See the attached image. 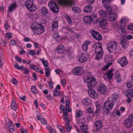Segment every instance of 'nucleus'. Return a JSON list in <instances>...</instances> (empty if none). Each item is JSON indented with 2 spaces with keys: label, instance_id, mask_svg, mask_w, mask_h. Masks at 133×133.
I'll use <instances>...</instances> for the list:
<instances>
[{
  "label": "nucleus",
  "instance_id": "de8ad7c7",
  "mask_svg": "<svg viewBox=\"0 0 133 133\" xmlns=\"http://www.w3.org/2000/svg\"><path fill=\"white\" fill-rule=\"evenodd\" d=\"M0 43L4 46H5L7 44L6 41L3 39H1L0 40Z\"/></svg>",
  "mask_w": 133,
  "mask_h": 133
},
{
  "label": "nucleus",
  "instance_id": "e2e57ef3",
  "mask_svg": "<svg viewBox=\"0 0 133 133\" xmlns=\"http://www.w3.org/2000/svg\"><path fill=\"white\" fill-rule=\"evenodd\" d=\"M15 59L16 60L18 61L19 62L21 63L22 62V59L19 57L16 56L15 57Z\"/></svg>",
  "mask_w": 133,
  "mask_h": 133
},
{
  "label": "nucleus",
  "instance_id": "4468645a",
  "mask_svg": "<svg viewBox=\"0 0 133 133\" xmlns=\"http://www.w3.org/2000/svg\"><path fill=\"white\" fill-rule=\"evenodd\" d=\"M88 57L86 54L82 53L78 56V61L81 63H83L87 59Z\"/></svg>",
  "mask_w": 133,
  "mask_h": 133
},
{
  "label": "nucleus",
  "instance_id": "39448f33",
  "mask_svg": "<svg viewBox=\"0 0 133 133\" xmlns=\"http://www.w3.org/2000/svg\"><path fill=\"white\" fill-rule=\"evenodd\" d=\"M117 45V42L114 41H111L107 44V49L110 53H116Z\"/></svg>",
  "mask_w": 133,
  "mask_h": 133
},
{
  "label": "nucleus",
  "instance_id": "9b49d317",
  "mask_svg": "<svg viewBox=\"0 0 133 133\" xmlns=\"http://www.w3.org/2000/svg\"><path fill=\"white\" fill-rule=\"evenodd\" d=\"M58 4L63 6H71L72 3L70 0H56Z\"/></svg>",
  "mask_w": 133,
  "mask_h": 133
},
{
  "label": "nucleus",
  "instance_id": "2eb2a0df",
  "mask_svg": "<svg viewBox=\"0 0 133 133\" xmlns=\"http://www.w3.org/2000/svg\"><path fill=\"white\" fill-rule=\"evenodd\" d=\"M118 62L122 67L125 66L128 64V61L126 56H124L118 59Z\"/></svg>",
  "mask_w": 133,
  "mask_h": 133
},
{
  "label": "nucleus",
  "instance_id": "79ce46f5",
  "mask_svg": "<svg viewBox=\"0 0 133 133\" xmlns=\"http://www.w3.org/2000/svg\"><path fill=\"white\" fill-rule=\"evenodd\" d=\"M99 13L100 15L102 17H105L107 15L106 12L103 10H100L99 11Z\"/></svg>",
  "mask_w": 133,
  "mask_h": 133
},
{
  "label": "nucleus",
  "instance_id": "338daca9",
  "mask_svg": "<svg viewBox=\"0 0 133 133\" xmlns=\"http://www.w3.org/2000/svg\"><path fill=\"white\" fill-rule=\"evenodd\" d=\"M66 29L68 30L69 31L71 32H73L74 31V30L72 28H71L69 26H67L66 27Z\"/></svg>",
  "mask_w": 133,
  "mask_h": 133
},
{
  "label": "nucleus",
  "instance_id": "4c0bfd02",
  "mask_svg": "<svg viewBox=\"0 0 133 133\" xmlns=\"http://www.w3.org/2000/svg\"><path fill=\"white\" fill-rule=\"evenodd\" d=\"M39 60L42 62L44 66H45V68L49 67H48L49 63L47 61L45 60V59L44 58H40Z\"/></svg>",
  "mask_w": 133,
  "mask_h": 133
},
{
  "label": "nucleus",
  "instance_id": "e433bc0d",
  "mask_svg": "<svg viewBox=\"0 0 133 133\" xmlns=\"http://www.w3.org/2000/svg\"><path fill=\"white\" fill-rule=\"evenodd\" d=\"M112 56L110 54H109L106 55L105 58V62H109L111 61L112 60Z\"/></svg>",
  "mask_w": 133,
  "mask_h": 133
},
{
  "label": "nucleus",
  "instance_id": "a19ab883",
  "mask_svg": "<svg viewBox=\"0 0 133 133\" xmlns=\"http://www.w3.org/2000/svg\"><path fill=\"white\" fill-rule=\"evenodd\" d=\"M76 117H79L82 116L83 115V113L82 111L81 110H78L76 111Z\"/></svg>",
  "mask_w": 133,
  "mask_h": 133
},
{
  "label": "nucleus",
  "instance_id": "423d86ee",
  "mask_svg": "<svg viewBox=\"0 0 133 133\" xmlns=\"http://www.w3.org/2000/svg\"><path fill=\"white\" fill-rule=\"evenodd\" d=\"M25 5L30 11H34L36 9V7L34 4L32 0H27L25 2Z\"/></svg>",
  "mask_w": 133,
  "mask_h": 133
},
{
  "label": "nucleus",
  "instance_id": "f03ea898",
  "mask_svg": "<svg viewBox=\"0 0 133 133\" xmlns=\"http://www.w3.org/2000/svg\"><path fill=\"white\" fill-rule=\"evenodd\" d=\"M116 98L114 97L108 98L104 102L103 108V111L108 114L110 110L112 109L114 105V100L116 101Z\"/></svg>",
  "mask_w": 133,
  "mask_h": 133
},
{
  "label": "nucleus",
  "instance_id": "b1692460",
  "mask_svg": "<svg viewBox=\"0 0 133 133\" xmlns=\"http://www.w3.org/2000/svg\"><path fill=\"white\" fill-rule=\"evenodd\" d=\"M17 7L16 4L15 3H13L9 5L7 11L9 13L13 11Z\"/></svg>",
  "mask_w": 133,
  "mask_h": 133
},
{
  "label": "nucleus",
  "instance_id": "9d476101",
  "mask_svg": "<svg viewBox=\"0 0 133 133\" xmlns=\"http://www.w3.org/2000/svg\"><path fill=\"white\" fill-rule=\"evenodd\" d=\"M90 32L93 37L95 39L99 41L102 40V36L98 32L93 30H90Z\"/></svg>",
  "mask_w": 133,
  "mask_h": 133
},
{
  "label": "nucleus",
  "instance_id": "2f4dec72",
  "mask_svg": "<svg viewBox=\"0 0 133 133\" xmlns=\"http://www.w3.org/2000/svg\"><path fill=\"white\" fill-rule=\"evenodd\" d=\"M126 96L127 97H133V89H130L127 91Z\"/></svg>",
  "mask_w": 133,
  "mask_h": 133
},
{
  "label": "nucleus",
  "instance_id": "bf43d9fd",
  "mask_svg": "<svg viewBox=\"0 0 133 133\" xmlns=\"http://www.w3.org/2000/svg\"><path fill=\"white\" fill-rule=\"evenodd\" d=\"M12 82L13 84L15 85H17L18 81L15 78H13L12 80Z\"/></svg>",
  "mask_w": 133,
  "mask_h": 133
},
{
  "label": "nucleus",
  "instance_id": "774afa93",
  "mask_svg": "<svg viewBox=\"0 0 133 133\" xmlns=\"http://www.w3.org/2000/svg\"><path fill=\"white\" fill-rule=\"evenodd\" d=\"M66 83V81L65 79H63L62 81H61V83L62 85L63 86H65Z\"/></svg>",
  "mask_w": 133,
  "mask_h": 133
},
{
  "label": "nucleus",
  "instance_id": "4be33fe9",
  "mask_svg": "<svg viewBox=\"0 0 133 133\" xmlns=\"http://www.w3.org/2000/svg\"><path fill=\"white\" fill-rule=\"evenodd\" d=\"M83 104L85 106H88L90 105L91 103V101L90 99L88 98H86L84 99L82 101Z\"/></svg>",
  "mask_w": 133,
  "mask_h": 133
},
{
  "label": "nucleus",
  "instance_id": "0e129e2a",
  "mask_svg": "<svg viewBox=\"0 0 133 133\" xmlns=\"http://www.w3.org/2000/svg\"><path fill=\"white\" fill-rule=\"evenodd\" d=\"M11 43L12 45H16L17 43L16 42L15 39H12L11 41Z\"/></svg>",
  "mask_w": 133,
  "mask_h": 133
},
{
  "label": "nucleus",
  "instance_id": "49530a36",
  "mask_svg": "<svg viewBox=\"0 0 133 133\" xmlns=\"http://www.w3.org/2000/svg\"><path fill=\"white\" fill-rule=\"evenodd\" d=\"M127 85L128 88H130L133 86V79L127 83Z\"/></svg>",
  "mask_w": 133,
  "mask_h": 133
},
{
  "label": "nucleus",
  "instance_id": "f3484780",
  "mask_svg": "<svg viewBox=\"0 0 133 133\" xmlns=\"http://www.w3.org/2000/svg\"><path fill=\"white\" fill-rule=\"evenodd\" d=\"M129 19L126 17L122 18L119 22L120 25L122 27H125L126 25V22L129 21Z\"/></svg>",
  "mask_w": 133,
  "mask_h": 133
},
{
  "label": "nucleus",
  "instance_id": "603ef678",
  "mask_svg": "<svg viewBox=\"0 0 133 133\" xmlns=\"http://www.w3.org/2000/svg\"><path fill=\"white\" fill-rule=\"evenodd\" d=\"M31 92L35 95L36 92H37V90L35 86H33L31 88Z\"/></svg>",
  "mask_w": 133,
  "mask_h": 133
},
{
  "label": "nucleus",
  "instance_id": "58836bf2",
  "mask_svg": "<svg viewBox=\"0 0 133 133\" xmlns=\"http://www.w3.org/2000/svg\"><path fill=\"white\" fill-rule=\"evenodd\" d=\"M91 18L94 23H96L98 22V19L96 15L94 14L91 16Z\"/></svg>",
  "mask_w": 133,
  "mask_h": 133
},
{
  "label": "nucleus",
  "instance_id": "0eeeda50",
  "mask_svg": "<svg viewBox=\"0 0 133 133\" xmlns=\"http://www.w3.org/2000/svg\"><path fill=\"white\" fill-rule=\"evenodd\" d=\"M50 9L55 13H57L59 11V8L57 4L54 1H51L48 3Z\"/></svg>",
  "mask_w": 133,
  "mask_h": 133
},
{
  "label": "nucleus",
  "instance_id": "473e14b6",
  "mask_svg": "<svg viewBox=\"0 0 133 133\" xmlns=\"http://www.w3.org/2000/svg\"><path fill=\"white\" fill-rule=\"evenodd\" d=\"M11 108L15 111H16L17 107V104L15 102L12 101L11 102Z\"/></svg>",
  "mask_w": 133,
  "mask_h": 133
},
{
  "label": "nucleus",
  "instance_id": "393cba45",
  "mask_svg": "<svg viewBox=\"0 0 133 133\" xmlns=\"http://www.w3.org/2000/svg\"><path fill=\"white\" fill-rule=\"evenodd\" d=\"M109 14V20L110 21H114L117 18V15L115 13L110 14Z\"/></svg>",
  "mask_w": 133,
  "mask_h": 133
},
{
  "label": "nucleus",
  "instance_id": "5fc2aeb1",
  "mask_svg": "<svg viewBox=\"0 0 133 133\" xmlns=\"http://www.w3.org/2000/svg\"><path fill=\"white\" fill-rule=\"evenodd\" d=\"M57 127L62 133H64L65 132L64 129L63 127L59 125H58Z\"/></svg>",
  "mask_w": 133,
  "mask_h": 133
},
{
  "label": "nucleus",
  "instance_id": "09e8293b",
  "mask_svg": "<svg viewBox=\"0 0 133 133\" xmlns=\"http://www.w3.org/2000/svg\"><path fill=\"white\" fill-rule=\"evenodd\" d=\"M65 18L68 22V23L69 24H71L72 23V21L69 16L68 15L66 16Z\"/></svg>",
  "mask_w": 133,
  "mask_h": 133
},
{
  "label": "nucleus",
  "instance_id": "680f3d73",
  "mask_svg": "<svg viewBox=\"0 0 133 133\" xmlns=\"http://www.w3.org/2000/svg\"><path fill=\"white\" fill-rule=\"evenodd\" d=\"M29 53L30 54L32 55H34L36 54V52L34 50H30Z\"/></svg>",
  "mask_w": 133,
  "mask_h": 133
},
{
  "label": "nucleus",
  "instance_id": "7ed1b4c3",
  "mask_svg": "<svg viewBox=\"0 0 133 133\" xmlns=\"http://www.w3.org/2000/svg\"><path fill=\"white\" fill-rule=\"evenodd\" d=\"M31 29L34 35H39L43 33L45 31L43 26L41 24L37 22L33 23L31 25Z\"/></svg>",
  "mask_w": 133,
  "mask_h": 133
},
{
  "label": "nucleus",
  "instance_id": "7c9ffc66",
  "mask_svg": "<svg viewBox=\"0 0 133 133\" xmlns=\"http://www.w3.org/2000/svg\"><path fill=\"white\" fill-rule=\"evenodd\" d=\"M66 122V130L67 131H70L71 129V127L69 126V123L70 122V120L69 119H64Z\"/></svg>",
  "mask_w": 133,
  "mask_h": 133
},
{
  "label": "nucleus",
  "instance_id": "72a5a7b5",
  "mask_svg": "<svg viewBox=\"0 0 133 133\" xmlns=\"http://www.w3.org/2000/svg\"><path fill=\"white\" fill-rule=\"evenodd\" d=\"M99 23V26L101 27H103L106 26L107 24V21L105 19H103Z\"/></svg>",
  "mask_w": 133,
  "mask_h": 133
},
{
  "label": "nucleus",
  "instance_id": "a18cd8bd",
  "mask_svg": "<svg viewBox=\"0 0 133 133\" xmlns=\"http://www.w3.org/2000/svg\"><path fill=\"white\" fill-rule=\"evenodd\" d=\"M106 11L107 12V14H110L112 11V9L110 6H108L106 7Z\"/></svg>",
  "mask_w": 133,
  "mask_h": 133
},
{
  "label": "nucleus",
  "instance_id": "ea45409f",
  "mask_svg": "<svg viewBox=\"0 0 133 133\" xmlns=\"http://www.w3.org/2000/svg\"><path fill=\"white\" fill-rule=\"evenodd\" d=\"M121 44L123 48H125L128 45L129 43L126 41L124 40L121 41Z\"/></svg>",
  "mask_w": 133,
  "mask_h": 133
},
{
  "label": "nucleus",
  "instance_id": "6e6d98bb",
  "mask_svg": "<svg viewBox=\"0 0 133 133\" xmlns=\"http://www.w3.org/2000/svg\"><path fill=\"white\" fill-rule=\"evenodd\" d=\"M85 119L83 118H81L79 121V123L81 124H84L85 123Z\"/></svg>",
  "mask_w": 133,
  "mask_h": 133
},
{
  "label": "nucleus",
  "instance_id": "4d7b16f0",
  "mask_svg": "<svg viewBox=\"0 0 133 133\" xmlns=\"http://www.w3.org/2000/svg\"><path fill=\"white\" fill-rule=\"evenodd\" d=\"M40 121L41 123L43 124H47V122L45 119L44 118H42L40 119Z\"/></svg>",
  "mask_w": 133,
  "mask_h": 133
},
{
  "label": "nucleus",
  "instance_id": "8fccbe9b",
  "mask_svg": "<svg viewBox=\"0 0 133 133\" xmlns=\"http://www.w3.org/2000/svg\"><path fill=\"white\" fill-rule=\"evenodd\" d=\"M72 10L75 12H77L80 11V9L76 6H75L72 8Z\"/></svg>",
  "mask_w": 133,
  "mask_h": 133
},
{
  "label": "nucleus",
  "instance_id": "412c9836",
  "mask_svg": "<svg viewBox=\"0 0 133 133\" xmlns=\"http://www.w3.org/2000/svg\"><path fill=\"white\" fill-rule=\"evenodd\" d=\"M83 20L85 23L88 24H91L92 22L91 16H85L83 18Z\"/></svg>",
  "mask_w": 133,
  "mask_h": 133
},
{
  "label": "nucleus",
  "instance_id": "aec40b11",
  "mask_svg": "<svg viewBox=\"0 0 133 133\" xmlns=\"http://www.w3.org/2000/svg\"><path fill=\"white\" fill-rule=\"evenodd\" d=\"M8 128L10 132L11 133L14 132V126L13 122L11 121H9L8 123Z\"/></svg>",
  "mask_w": 133,
  "mask_h": 133
},
{
  "label": "nucleus",
  "instance_id": "a211bd4d",
  "mask_svg": "<svg viewBox=\"0 0 133 133\" xmlns=\"http://www.w3.org/2000/svg\"><path fill=\"white\" fill-rule=\"evenodd\" d=\"M91 44V42L89 41H86L84 42L82 46L83 50L85 52L87 51L88 49V46Z\"/></svg>",
  "mask_w": 133,
  "mask_h": 133
},
{
  "label": "nucleus",
  "instance_id": "13d9d810",
  "mask_svg": "<svg viewBox=\"0 0 133 133\" xmlns=\"http://www.w3.org/2000/svg\"><path fill=\"white\" fill-rule=\"evenodd\" d=\"M53 37L56 40H57L59 38V36L57 33H55Z\"/></svg>",
  "mask_w": 133,
  "mask_h": 133
},
{
  "label": "nucleus",
  "instance_id": "cd10ccee",
  "mask_svg": "<svg viewBox=\"0 0 133 133\" xmlns=\"http://www.w3.org/2000/svg\"><path fill=\"white\" fill-rule=\"evenodd\" d=\"M58 22L57 21H54L52 23V27L53 31H56L58 28Z\"/></svg>",
  "mask_w": 133,
  "mask_h": 133
},
{
  "label": "nucleus",
  "instance_id": "69168bd1",
  "mask_svg": "<svg viewBox=\"0 0 133 133\" xmlns=\"http://www.w3.org/2000/svg\"><path fill=\"white\" fill-rule=\"evenodd\" d=\"M66 105L65 107L66 108H69V106L70 104V101L68 100H67L66 101Z\"/></svg>",
  "mask_w": 133,
  "mask_h": 133
},
{
  "label": "nucleus",
  "instance_id": "c756f323",
  "mask_svg": "<svg viewBox=\"0 0 133 133\" xmlns=\"http://www.w3.org/2000/svg\"><path fill=\"white\" fill-rule=\"evenodd\" d=\"M41 10L42 14L44 16H46L48 13L47 9L45 7H42Z\"/></svg>",
  "mask_w": 133,
  "mask_h": 133
},
{
  "label": "nucleus",
  "instance_id": "1a4fd4ad",
  "mask_svg": "<svg viewBox=\"0 0 133 133\" xmlns=\"http://www.w3.org/2000/svg\"><path fill=\"white\" fill-rule=\"evenodd\" d=\"M94 127H95L96 129L94 130V133H97L102 128V121L100 120L96 121L95 123Z\"/></svg>",
  "mask_w": 133,
  "mask_h": 133
},
{
  "label": "nucleus",
  "instance_id": "6ab92c4d",
  "mask_svg": "<svg viewBox=\"0 0 133 133\" xmlns=\"http://www.w3.org/2000/svg\"><path fill=\"white\" fill-rule=\"evenodd\" d=\"M65 49L64 46L62 45H59L57 48L56 50L59 54H62L64 52Z\"/></svg>",
  "mask_w": 133,
  "mask_h": 133
},
{
  "label": "nucleus",
  "instance_id": "f257e3e1",
  "mask_svg": "<svg viewBox=\"0 0 133 133\" xmlns=\"http://www.w3.org/2000/svg\"><path fill=\"white\" fill-rule=\"evenodd\" d=\"M84 81L87 83V86L89 89L95 87L97 84L95 78L90 72H87L83 77Z\"/></svg>",
  "mask_w": 133,
  "mask_h": 133
},
{
  "label": "nucleus",
  "instance_id": "052dcab7",
  "mask_svg": "<svg viewBox=\"0 0 133 133\" xmlns=\"http://www.w3.org/2000/svg\"><path fill=\"white\" fill-rule=\"evenodd\" d=\"M3 57L2 55H1V56L0 55V67L2 68L3 67V63L1 59L2 57Z\"/></svg>",
  "mask_w": 133,
  "mask_h": 133
},
{
  "label": "nucleus",
  "instance_id": "c9c22d12",
  "mask_svg": "<svg viewBox=\"0 0 133 133\" xmlns=\"http://www.w3.org/2000/svg\"><path fill=\"white\" fill-rule=\"evenodd\" d=\"M45 73V76L46 77H49L50 75L51 71L49 67L45 68L44 69Z\"/></svg>",
  "mask_w": 133,
  "mask_h": 133
},
{
  "label": "nucleus",
  "instance_id": "bb28decb",
  "mask_svg": "<svg viewBox=\"0 0 133 133\" xmlns=\"http://www.w3.org/2000/svg\"><path fill=\"white\" fill-rule=\"evenodd\" d=\"M124 124L126 127L129 128L132 126V122L129 119H126L124 121Z\"/></svg>",
  "mask_w": 133,
  "mask_h": 133
},
{
  "label": "nucleus",
  "instance_id": "c03bdc74",
  "mask_svg": "<svg viewBox=\"0 0 133 133\" xmlns=\"http://www.w3.org/2000/svg\"><path fill=\"white\" fill-rule=\"evenodd\" d=\"M81 129L82 131H87L88 127L87 125L83 124L81 127Z\"/></svg>",
  "mask_w": 133,
  "mask_h": 133
},
{
  "label": "nucleus",
  "instance_id": "dca6fc26",
  "mask_svg": "<svg viewBox=\"0 0 133 133\" xmlns=\"http://www.w3.org/2000/svg\"><path fill=\"white\" fill-rule=\"evenodd\" d=\"M98 90L102 94L104 95L107 91V88L104 84H102L100 85Z\"/></svg>",
  "mask_w": 133,
  "mask_h": 133
},
{
  "label": "nucleus",
  "instance_id": "37998d69",
  "mask_svg": "<svg viewBox=\"0 0 133 133\" xmlns=\"http://www.w3.org/2000/svg\"><path fill=\"white\" fill-rule=\"evenodd\" d=\"M30 67L32 69H33L34 70L37 71L38 72L39 71V67H37L36 66L33 64H30L29 65Z\"/></svg>",
  "mask_w": 133,
  "mask_h": 133
},
{
  "label": "nucleus",
  "instance_id": "c85d7f7f",
  "mask_svg": "<svg viewBox=\"0 0 133 133\" xmlns=\"http://www.w3.org/2000/svg\"><path fill=\"white\" fill-rule=\"evenodd\" d=\"M92 7L91 5H87L84 8L83 10L86 12H90L92 11Z\"/></svg>",
  "mask_w": 133,
  "mask_h": 133
},
{
  "label": "nucleus",
  "instance_id": "f704fd0d",
  "mask_svg": "<svg viewBox=\"0 0 133 133\" xmlns=\"http://www.w3.org/2000/svg\"><path fill=\"white\" fill-rule=\"evenodd\" d=\"M115 78L117 80V82H119L121 81V75L119 72L117 71L116 72Z\"/></svg>",
  "mask_w": 133,
  "mask_h": 133
},
{
  "label": "nucleus",
  "instance_id": "6e6552de",
  "mask_svg": "<svg viewBox=\"0 0 133 133\" xmlns=\"http://www.w3.org/2000/svg\"><path fill=\"white\" fill-rule=\"evenodd\" d=\"M84 71L83 68L81 66L75 68L72 71V72L74 74L77 75H81L84 73Z\"/></svg>",
  "mask_w": 133,
  "mask_h": 133
},
{
  "label": "nucleus",
  "instance_id": "3c124183",
  "mask_svg": "<svg viewBox=\"0 0 133 133\" xmlns=\"http://www.w3.org/2000/svg\"><path fill=\"white\" fill-rule=\"evenodd\" d=\"M118 31L119 33L121 34H123L125 32V29L122 28H120L118 30Z\"/></svg>",
  "mask_w": 133,
  "mask_h": 133
},
{
  "label": "nucleus",
  "instance_id": "20e7f679",
  "mask_svg": "<svg viewBox=\"0 0 133 133\" xmlns=\"http://www.w3.org/2000/svg\"><path fill=\"white\" fill-rule=\"evenodd\" d=\"M95 52L96 55L95 59L98 61L101 59L103 55L104 52L101 43L96 44L95 49Z\"/></svg>",
  "mask_w": 133,
  "mask_h": 133
},
{
  "label": "nucleus",
  "instance_id": "a878e982",
  "mask_svg": "<svg viewBox=\"0 0 133 133\" xmlns=\"http://www.w3.org/2000/svg\"><path fill=\"white\" fill-rule=\"evenodd\" d=\"M53 94L55 96H58L60 97H61L63 94V92L61 91L59 92L56 89H54L53 92Z\"/></svg>",
  "mask_w": 133,
  "mask_h": 133
},
{
  "label": "nucleus",
  "instance_id": "ddd939ff",
  "mask_svg": "<svg viewBox=\"0 0 133 133\" xmlns=\"http://www.w3.org/2000/svg\"><path fill=\"white\" fill-rule=\"evenodd\" d=\"M88 93L90 96L93 99H96L98 97L97 94L92 88L89 89L88 90Z\"/></svg>",
  "mask_w": 133,
  "mask_h": 133
},
{
  "label": "nucleus",
  "instance_id": "f8f14e48",
  "mask_svg": "<svg viewBox=\"0 0 133 133\" xmlns=\"http://www.w3.org/2000/svg\"><path fill=\"white\" fill-rule=\"evenodd\" d=\"M114 71L113 69H111L108 71L107 73L104 75V78L105 79L109 78L110 79L113 78L114 74L113 72Z\"/></svg>",
  "mask_w": 133,
  "mask_h": 133
},
{
  "label": "nucleus",
  "instance_id": "5701e85b",
  "mask_svg": "<svg viewBox=\"0 0 133 133\" xmlns=\"http://www.w3.org/2000/svg\"><path fill=\"white\" fill-rule=\"evenodd\" d=\"M65 114L63 115V119H67L68 118V113L67 112H71V110L69 108H66L65 107V108L62 111Z\"/></svg>",
  "mask_w": 133,
  "mask_h": 133
},
{
  "label": "nucleus",
  "instance_id": "864d4df0",
  "mask_svg": "<svg viewBox=\"0 0 133 133\" xmlns=\"http://www.w3.org/2000/svg\"><path fill=\"white\" fill-rule=\"evenodd\" d=\"M67 52L69 57L70 59H71L73 58V56L72 55L71 52L70 50L69 49L67 51Z\"/></svg>",
  "mask_w": 133,
  "mask_h": 133
}]
</instances>
